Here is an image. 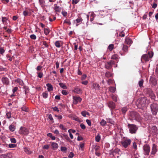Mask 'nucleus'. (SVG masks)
<instances>
[{
  "mask_svg": "<svg viewBox=\"0 0 158 158\" xmlns=\"http://www.w3.org/2000/svg\"><path fill=\"white\" fill-rule=\"evenodd\" d=\"M138 102V106L140 108L145 107L149 103V101L146 97L141 98Z\"/></svg>",
  "mask_w": 158,
  "mask_h": 158,
  "instance_id": "1",
  "label": "nucleus"
},
{
  "mask_svg": "<svg viewBox=\"0 0 158 158\" xmlns=\"http://www.w3.org/2000/svg\"><path fill=\"white\" fill-rule=\"evenodd\" d=\"M140 116L139 114L134 111H131L129 114V118L131 120H137L139 118Z\"/></svg>",
  "mask_w": 158,
  "mask_h": 158,
  "instance_id": "2",
  "label": "nucleus"
},
{
  "mask_svg": "<svg viewBox=\"0 0 158 158\" xmlns=\"http://www.w3.org/2000/svg\"><path fill=\"white\" fill-rule=\"evenodd\" d=\"M153 56V52L150 51L148 52L147 54L143 55L141 57V60H143L146 61H149L150 59H151Z\"/></svg>",
  "mask_w": 158,
  "mask_h": 158,
  "instance_id": "3",
  "label": "nucleus"
},
{
  "mask_svg": "<svg viewBox=\"0 0 158 158\" xmlns=\"http://www.w3.org/2000/svg\"><path fill=\"white\" fill-rule=\"evenodd\" d=\"M151 111L153 115H156L158 111V104L153 103L150 105Z\"/></svg>",
  "mask_w": 158,
  "mask_h": 158,
  "instance_id": "4",
  "label": "nucleus"
},
{
  "mask_svg": "<svg viewBox=\"0 0 158 158\" xmlns=\"http://www.w3.org/2000/svg\"><path fill=\"white\" fill-rule=\"evenodd\" d=\"M127 126L129 129L130 132L131 134L135 133L138 129L137 126L133 124H128Z\"/></svg>",
  "mask_w": 158,
  "mask_h": 158,
  "instance_id": "5",
  "label": "nucleus"
},
{
  "mask_svg": "<svg viewBox=\"0 0 158 158\" xmlns=\"http://www.w3.org/2000/svg\"><path fill=\"white\" fill-rule=\"evenodd\" d=\"M131 141L130 139H124L121 141V143L123 147L126 148L130 144Z\"/></svg>",
  "mask_w": 158,
  "mask_h": 158,
  "instance_id": "6",
  "label": "nucleus"
},
{
  "mask_svg": "<svg viewBox=\"0 0 158 158\" xmlns=\"http://www.w3.org/2000/svg\"><path fill=\"white\" fill-rule=\"evenodd\" d=\"M115 64L114 61H110L105 63V67L106 69L110 70L112 68V65Z\"/></svg>",
  "mask_w": 158,
  "mask_h": 158,
  "instance_id": "7",
  "label": "nucleus"
},
{
  "mask_svg": "<svg viewBox=\"0 0 158 158\" xmlns=\"http://www.w3.org/2000/svg\"><path fill=\"white\" fill-rule=\"evenodd\" d=\"M19 133L23 135H27L29 133V131L25 127H20V130L19 131Z\"/></svg>",
  "mask_w": 158,
  "mask_h": 158,
  "instance_id": "8",
  "label": "nucleus"
},
{
  "mask_svg": "<svg viewBox=\"0 0 158 158\" xmlns=\"http://www.w3.org/2000/svg\"><path fill=\"white\" fill-rule=\"evenodd\" d=\"M143 150L145 152V154L147 155H149L150 148L148 145H145L143 146Z\"/></svg>",
  "mask_w": 158,
  "mask_h": 158,
  "instance_id": "9",
  "label": "nucleus"
},
{
  "mask_svg": "<svg viewBox=\"0 0 158 158\" xmlns=\"http://www.w3.org/2000/svg\"><path fill=\"white\" fill-rule=\"evenodd\" d=\"M150 82L152 85H155L157 83V81L154 77H151L150 78Z\"/></svg>",
  "mask_w": 158,
  "mask_h": 158,
  "instance_id": "10",
  "label": "nucleus"
},
{
  "mask_svg": "<svg viewBox=\"0 0 158 158\" xmlns=\"http://www.w3.org/2000/svg\"><path fill=\"white\" fill-rule=\"evenodd\" d=\"M144 93L145 94H148V96L151 94V93L153 92V91L152 90V89L149 88H146L144 89L143 91Z\"/></svg>",
  "mask_w": 158,
  "mask_h": 158,
  "instance_id": "11",
  "label": "nucleus"
},
{
  "mask_svg": "<svg viewBox=\"0 0 158 158\" xmlns=\"http://www.w3.org/2000/svg\"><path fill=\"white\" fill-rule=\"evenodd\" d=\"M73 103L74 104H76L78 102H80L81 99L80 97H74L73 98Z\"/></svg>",
  "mask_w": 158,
  "mask_h": 158,
  "instance_id": "12",
  "label": "nucleus"
},
{
  "mask_svg": "<svg viewBox=\"0 0 158 158\" xmlns=\"http://www.w3.org/2000/svg\"><path fill=\"white\" fill-rule=\"evenodd\" d=\"M157 151L156 146L155 144H153L151 154L154 155L156 153Z\"/></svg>",
  "mask_w": 158,
  "mask_h": 158,
  "instance_id": "13",
  "label": "nucleus"
},
{
  "mask_svg": "<svg viewBox=\"0 0 158 158\" xmlns=\"http://www.w3.org/2000/svg\"><path fill=\"white\" fill-rule=\"evenodd\" d=\"M2 81L4 84L8 85L9 84V81L8 79L6 77H4L2 78Z\"/></svg>",
  "mask_w": 158,
  "mask_h": 158,
  "instance_id": "14",
  "label": "nucleus"
},
{
  "mask_svg": "<svg viewBox=\"0 0 158 158\" xmlns=\"http://www.w3.org/2000/svg\"><path fill=\"white\" fill-rule=\"evenodd\" d=\"M46 86L48 91H51L53 90V87L52 85L51 84L48 83L46 84Z\"/></svg>",
  "mask_w": 158,
  "mask_h": 158,
  "instance_id": "15",
  "label": "nucleus"
},
{
  "mask_svg": "<svg viewBox=\"0 0 158 158\" xmlns=\"http://www.w3.org/2000/svg\"><path fill=\"white\" fill-rule=\"evenodd\" d=\"M108 106L111 109H114L115 108V103L112 101L109 102Z\"/></svg>",
  "mask_w": 158,
  "mask_h": 158,
  "instance_id": "16",
  "label": "nucleus"
},
{
  "mask_svg": "<svg viewBox=\"0 0 158 158\" xmlns=\"http://www.w3.org/2000/svg\"><path fill=\"white\" fill-rule=\"evenodd\" d=\"M120 151L118 149H114L111 153V154L113 156H116L117 154H118V152Z\"/></svg>",
  "mask_w": 158,
  "mask_h": 158,
  "instance_id": "17",
  "label": "nucleus"
},
{
  "mask_svg": "<svg viewBox=\"0 0 158 158\" xmlns=\"http://www.w3.org/2000/svg\"><path fill=\"white\" fill-rule=\"evenodd\" d=\"M152 131L153 133H155L156 134L158 133V130L157 127L155 126H153L152 127Z\"/></svg>",
  "mask_w": 158,
  "mask_h": 158,
  "instance_id": "18",
  "label": "nucleus"
},
{
  "mask_svg": "<svg viewBox=\"0 0 158 158\" xmlns=\"http://www.w3.org/2000/svg\"><path fill=\"white\" fill-rule=\"evenodd\" d=\"M122 45L123 46L122 48L123 51L124 52H127L128 50V46L124 44H123Z\"/></svg>",
  "mask_w": 158,
  "mask_h": 158,
  "instance_id": "19",
  "label": "nucleus"
},
{
  "mask_svg": "<svg viewBox=\"0 0 158 158\" xmlns=\"http://www.w3.org/2000/svg\"><path fill=\"white\" fill-rule=\"evenodd\" d=\"M52 146L54 149H57L58 148V144L56 143L52 142Z\"/></svg>",
  "mask_w": 158,
  "mask_h": 158,
  "instance_id": "20",
  "label": "nucleus"
},
{
  "mask_svg": "<svg viewBox=\"0 0 158 158\" xmlns=\"http://www.w3.org/2000/svg\"><path fill=\"white\" fill-rule=\"evenodd\" d=\"M113 76V74L109 71L106 72L105 73V76L109 78Z\"/></svg>",
  "mask_w": 158,
  "mask_h": 158,
  "instance_id": "21",
  "label": "nucleus"
},
{
  "mask_svg": "<svg viewBox=\"0 0 158 158\" xmlns=\"http://www.w3.org/2000/svg\"><path fill=\"white\" fill-rule=\"evenodd\" d=\"M125 42L126 44H130L131 43L132 41L129 38H127L125 39Z\"/></svg>",
  "mask_w": 158,
  "mask_h": 158,
  "instance_id": "22",
  "label": "nucleus"
},
{
  "mask_svg": "<svg viewBox=\"0 0 158 158\" xmlns=\"http://www.w3.org/2000/svg\"><path fill=\"white\" fill-rule=\"evenodd\" d=\"M100 86L99 84H93V88L95 89H99Z\"/></svg>",
  "mask_w": 158,
  "mask_h": 158,
  "instance_id": "23",
  "label": "nucleus"
},
{
  "mask_svg": "<svg viewBox=\"0 0 158 158\" xmlns=\"http://www.w3.org/2000/svg\"><path fill=\"white\" fill-rule=\"evenodd\" d=\"M9 129L11 131H14L15 130V127L13 125H11L9 126Z\"/></svg>",
  "mask_w": 158,
  "mask_h": 158,
  "instance_id": "24",
  "label": "nucleus"
},
{
  "mask_svg": "<svg viewBox=\"0 0 158 158\" xmlns=\"http://www.w3.org/2000/svg\"><path fill=\"white\" fill-rule=\"evenodd\" d=\"M24 89V91L25 92V94H26L29 92V89L28 86H25L23 87Z\"/></svg>",
  "mask_w": 158,
  "mask_h": 158,
  "instance_id": "25",
  "label": "nucleus"
},
{
  "mask_svg": "<svg viewBox=\"0 0 158 158\" xmlns=\"http://www.w3.org/2000/svg\"><path fill=\"white\" fill-rule=\"evenodd\" d=\"M74 92L78 94L81 93V89L78 88H75L74 90Z\"/></svg>",
  "mask_w": 158,
  "mask_h": 158,
  "instance_id": "26",
  "label": "nucleus"
},
{
  "mask_svg": "<svg viewBox=\"0 0 158 158\" xmlns=\"http://www.w3.org/2000/svg\"><path fill=\"white\" fill-rule=\"evenodd\" d=\"M60 87L63 89H67V86L62 83H60L59 84Z\"/></svg>",
  "mask_w": 158,
  "mask_h": 158,
  "instance_id": "27",
  "label": "nucleus"
},
{
  "mask_svg": "<svg viewBox=\"0 0 158 158\" xmlns=\"http://www.w3.org/2000/svg\"><path fill=\"white\" fill-rule=\"evenodd\" d=\"M54 6H55L54 10L56 11L57 12L60 11L61 10L59 6L56 5V4H55Z\"/></svg>",
  "mask_w": 158,
  "mask_h": 158,
  "instance_id": "28",
  "label": "nucleus"
},
{
  "mask_svg": "<svg viewBox=\"0 0 158 158\" xmlns=\"http://www.w3.org/2000/svg\"><path fill=\"white\" fill-rule=\"evenodd\" d=\"M152 99L154 100L156 98V96L153 92L151 93L148 96Z\"/></svg>",
  "mask_w": 158,
  "mask_h": 158,
  "instance_id": "29",
  "label": "nucleus"
},
{
  "mask_svg": "<svg viewBox=\"0 0 158 158\" xmlns=\"http://www.w3.org/2000/svg\"><path fill=\"white\" fill-rule=\"evenodd\" d=\"M47 136L50 137L52 140H54L56 139L55 136L52 135L51 133H48L47 134Z\"/></svg>",
  "mask_w": 158,
  "mask_h": 158,
  "instance_id": "30",
  "label": "nucleus"
},
{
  "mask_svg": "<svg viewBox=\"0 0 158 158\" xmlns=\"http://www.w3.org/2000/svg\"><path fill=\"white\" fill-rule=\"evenodd\" d=\"M50 30L48 28H44V34L47 35L50 32Z\"/></svg>",
  "mask_w": 158,
  "mask_h": 158,
  "instance_id": "31",
  "label": "nucleus"
},
{
  "mask_svg": "<svg viewBox=\"0 0 158 158\" xmlns=\"http://www.w3.org/2000/svg\"><path fill=\"white\" fill-rule=\"evenodd\" d=\"M116 89L113 87H110L109 88V90L112 93H114Z\"/></svg>",
  "mask_w": 158,
  "mask_h": 158,
  "instance_id": "32",
  "label": "nucleus"
},
{
  "mask_svg": "<svg viewBox=\"0 0 158 158\" xmlns=\"http://www.w3.org/2000/svg\"><path fill=\"white\" fill-rule=\"evenodd\" d=\"M101 139V137L99 134H98L97 136L95 137V140L97 142H98L100 141Z\"/></svg>",
  "mask_w": 158,
  "mask_h": 158,
  "instance_id": "33",
  "label": "nucleus"
},
{
  "mask_svg": "<svg viewBox=\"0 0 158 158\" xmlns=\"http://www.w3.org/2000/svg\"><path fill=\"white\" fill-rule=\"evenodd\" d=\"M143 79H141L139 81V85L140 87H141L143 86Z\"/></svg>",
  "mask_w": 158,
  "mask_h": 158,
  "instance_id": "34",
  "label": "nucleus"
},
{
  "mask_svg": "<svg viewBox=\"0 0 158 158\" xmlns=\"http://www.w3.org/2000/svg\"><path fill=\"white\" fill-rule=\"evenodd\" d=\"M106 124V121L104 119H102L100 122V124L102 126H104Z\"/></svg>",
  "mask_w": 158,
  "mask_h": 158,
  "instance_id": "35",
  "label": "nucleus"
},
{
  "mask_svg": "<svg viewBox=\"0 0 158 158\" xmlns=\"http://www.w3.org/2000/svg\"><path fill=\"white\" fill-rule=\"evenodd\" d=\"M83 20L82 18L81 17H79L77 19L75 20H74V22L75 21L77 22V23H79L81 22Z\"/></svg>",
  "mask_w": 158,
  "mask_h": 158,
  "instance_id": "36",
  "label": "nucleus"
},
{
  "mask_svg": "<svg viewBox=\"0 0 158 158\" xmlns=\"http://www.w3.org/2000/svg\"><path fill=\"white\" fill-rule=\"evenodd\" d=\"M114 45L113 44H110L108 47V49L110 50L111 51L114 48Z\"/></svg>",
  "mask_w": 158,
  "mask_h": 158,
  "instance_id": "37",
  "label": "nucleus"
},
{
  "mask_svg": "<svg viewBox=\"0 0 158 158\" xmlns=\"http://www.w3.org/2000/svg\"><path fill=\"white\" fill-rule=\"evenodd\" d=\"M127 108L126 107H123L122 109V113L125 114L127 111Z\"/></svg>",
  "mask_w": 158,
  "mask_h": 158,
  "instance_id": "38",
  "label": "nucleus"
},
{
  "mask_svg": "<svg viewBox=\"0 0 158 158\" xmlns=\"http://www.w3.org/2000/svg\"><path fill=\"white\" fill-rule=\"evenodd\" d=\"M55 45L56 47L59 48L60 46V44L59 41H56L55 43Z\"/></svg>",
  "mask_w": 158,
  "mask_h": 158,
  "instance_id": "39",
  "label": "nucleus"
},
{
  "mask_svg": "<svg viewBox=\"0 0 158 158\" xmlns=\"http://www.w3.org/2000/svg\"><path fill=\"white\" fill-rule=\"evenodd\" d=\"M42 96L44 98H47L48 96V94L46 92H44L42 94Z\"/></svg>",
  "mask_w": 158,
  "mask_h": 158,
  "instance_id": "40",
  "label": "nucleus"
},
{
  "mask_svg": "<svg viewBox=\"0 0 158 158\" xmlns=\"http://www.w3.org/2000/svg\"><path fill=\"white\" fill-rule=\"evenodd\" d=\"M23 14L25 16H26L29 15V13L27 10H24L23 12Z\"/></svg>",
  "mask_w": 158,
  "mask_h": 158,
  "instance_id": "41",
  "label": "nucleus"
},
{
  "mask_svg": "<svg viewBox=\"0 0 158 158\" xmlns=\"http://www.w3.org/2000/svg\"><path fill=\"white\" fill-rule=\"evenodd\" d=\"M79 1L80 0H72V4H77Z\"/></svg>",
  "mask_w": 158,
  "mask_h": 158,
  "instance_id": "42",
  "label": "nucleus"
},
{
  "mask_svg": "<svg viewBox=\"0 0 158 158\" xmlns=\"http://www.w3.org/2000/svg\"><path fill=\"white\" fill-rule=\"evenodd\" d=\"M62 93L64 95H67L69 94V92L66 90H63Z\"/></svg>",
  "mask_w": 158,
  "mask_h": 158,
  "instance_id": "43",
  "label": "nucleus"
},
{
  "mask_svg": "<svg viewBox=\"0 0 158 158\" xmlns=\"http://www.w3.org/2000/svg\"><path fill=\"white\" fill-rule=\"evenodd\" d=\"M24 151L27 153L28 154H30L31 153V151H30L27 148H25Z\"/></svg>",
  "mask_w": 158,
  "mask_h": 158,
  "instance_id": "44",
  "label": "nucleus"
},
{
  "mask_svg": "<svg viewBox=\"0 0 158 158\" xmlns=\"http://www.w3.org/2000/svg\"><path fill=\"white\" fill-rule=\"evenodd\" d=\"M39 2L42 7L44 6V1L43 0H39Z\"/></svg>",
  "mask_w": 158,
  "mask_h": 158,
  "instance_id": "45",
  "label": "nucleus"
},
{
  "mask_svg": "<svg viewBox=\"0 0 158 158\" xmlns=\"http://www.w3.org/2000/svg\"><path fill=\"white\" fill-rule=\"evenodd\" d=\"M30 37L31 39L33 40H35L36 38V35L34 34L31 35Z\"/></svg>",
  "mask_w": 158,
  "mask_h": 158,
  "instance_id": "46",
  "label": "nucleus"
},
{
  "mask_svg": "<svg viewBox=\"0 0 158 158\" xmlns=\"http://www.w3.org/2000/svg\"><path fill=\"white\" fill-rule=\"evenodd\" d=\"M133 147L135 150H136L137 149V146L136 143L135 142H134L133 143Z\"/></svg>",
  "mask_w": 158,
  "mask_h": 158,
  "instance_id": "47",
  "label": "nucleus"
},
{
  "mask_svg": "<svg viewBox=\"0 0 158 158\" xmlns=\"http://www.w3.org/2000/svg\"><path fill=\"white\" fill-rule=\"evenodd\" d=\"M74 156V154L73 152H71L69 156L68 157L69 158H72Z\"/></svg>",
  "mask_w": 158,
  "mask_h": 158,
  "instance_id": "48",
  "label": "nucleus"
},
{
  "mask_svg": "<svg viewBox=\"0 0 158 158\" xmlns=\"http://www.w3.org/2000/svg\"><path fill=\"white\" fill-rule=\"evenodd\" d=\"M86 121L87 123L89 126H91V121L89 119H87Z\"/></svg>",
  "mask_w": 158,
  "mask_h": 158,
  "instance_id": "49",
  "label": "nucleus"
},
{
  "mask_svg": "<svg viewBox=\"0 0 158 158\" xmlns=\"http://www.w3.org/2000/svg\"><path fill=\"white\" fill-rule=\"evenodd\" d=\"M37 73L38 74V77L41 78L43 77V74L42 73H41V72Z\"/></svg>",
  "mask_w": 158,
  "mask_h": 158,
  "instance_id": "50",
  "label": "nucleus"
},
{
  "mask_svg": "<svg viewBox=\"0 0 158 158\" xmlns=\"http://www.w3.org/2000/svg\"><path fill=\"white\" fill-rule=\"evenodd\" d=\"M10 139L11 143H15L16 142V140L14 138H11Z\"/></svg>",
  "mask_w": 158,
  "mask_h": 158,
  "instance_id": "51",
  "label": "nucleus"
},
{
  "mask_svg": "<svg viewBox=\"0 0 158 158\" xmlns=\"http://www.w3.org/2000/svg\"><path fill=\"white\" fill-rule=\"evenodd\" d=\"M16 147V145L13 144H9V147L10 148H14Z\"/></svg>",
  "mask_w": 158,
  "mask_h": 158,
  "instance_id": "52",
  "label": "nucleus"
},
{
  "mask_svg": "<svg viewBox=\"0 0 158 158\" xmlns=\"http://www.w3.org/2000/svg\"><path fill=\"white\" fill-rule=\"evenodd\" d=\"M21 109L22 110L26 112L27 111V109L26 107L23 106L21 108Z\"/></svg>",
  "mask_w": 158,
  "mask_h": 158,
  "instance_id": "53",
  "label": "nucleus"
},
{
  "mask_svg": "<svg viewBox=\"0 0 158 158\" xmlns=\"http://www.w3.org/2000/svg\"><path fill=\"white\" fill-rule=\"evenodd\" d=\"M86 111H83L81 112V114L84 117H86Z\"/></svg>",
  "mask_w": 158,
  "mask_h": 158,
  "instance_id": "54",
  "label": "nucleus"
},
{
  "mask_svg": "<svg viewBox=\"0 0 158 158\" xmlns=\"http://www.w3.org/2000/svg\"><path fill=\"white\" fill-rule=\"evenodd\" d=\"M7 156L6 154H2L0 155V158H7Z\"/></svg>",
  "mask_w": 158,
  "mask_h": 158,
  "instance_id": "55",
  "label": "nucleus"
},
{
  "mask_svg": "<svg viewBox=\"0 0 158 158\" xmlns=\"http://www.w3.org/2000/svg\"><path fill=\"white\" fill-rule=\"evenodd\" d=\"M67 149V148L65 147H61L60 148V150L61 151H66Z\"/></svg>",
  "mask_w": 158,
  "mask_h": 158,
  "instance_id": "56",
  "label": "nucleus"
},
{
  "mask_svg": "<svg viewBox=\"0 0 158 158\" xmlns=\"http://www.w3.org/2000/svg\"><path fill=\"white\" fill-rule=\"evenodd\" d=\"M64 23H67L70 25L71 24L70 22L68 19H67L66 20H65L64 22Z\"/></svg>",
  "mask_w": 158,
  "mask_h": 158,
  "instance_id": "57",
  "label": "nucleus"
},
{
  "mask_svg": "<svg viewBox=\"0 0 158 158\" xmlns=\"http://www.w3.org/2000/svg\"><path fill=\"white\" fill-rule=\"evenodd\" d=\"M80 127H81V128L82 129H85V128H86V127L85 126V125L83 124H80Z\"/></svg>",
  "mask_w": 158,
  "mask_h": 158,
  "instance_id": "58",
  "label": "nucleus"
},
{
  "mask_svg": "<svg viewBox=\"0 0 158 158\" xmlns=\"http://www.w3.org/2000/svg\"><path fill=\"white\" fill-rule=\"evenodd\" d=\"M7 19L6 17H2V21L3 23L5 22L6 20Z\"/></svg>",
  "mask_w": 158,
  "mask_h": 158,
  "instance_id": "59",
  "label": "nucleus"
},
{
  "mask_svg": "<svg viewBox=\"0 0 158 158\" xmlns=\"http://www.w3.org/2000/svg\"><path fill=\"white\" fill-rule=\"evenodd\" d=\"M49 146L48 145H44L43 147V148L46 149H48L49 148Z\"/></svg>",
  "mask_w": 158,
  "mask_h": 158,
  "instance_id": "60",
  "label": "nucleus"
},
{
  "mask_svg": "<svg viewBox=\"0 0 158 158\" xmlns=\"http://www.w3.org/2000/svg\"><path fill=\"white\" fill-rule=\"evenodd\" d=\"M52 108L53 110L54 111H56L57 112L59 111L58 108L56 106H55L54 107H52Z\"/></svg>",
  "mask_w": 158,
  "mask_h": 158,
  "instance_id": "61",
  "label": "nucleus"
},
{
  "mask_svg": "<svg viewBox=\"0 0 158 158\" xmlns=\"http://www.w3.org/2000/svg\"><path fill=\"white\" fill-rule=\"evenodd\" d=\"M42 68V67L41 65H39L37 67L36 70L37 71H40Z\"/></svg>",
  "mask_w": 158,
  "mask_h": 158,
  "instance_id": "62",
  "label": "nucleus"
},
{
  "mask_svg": "<svg viewBox=\"0 0 158 158\" xmlns=\"http://www.w3.org/2000/svg\"><path fill=\"white\" fill-rule=\"evenodd\" d=\"M86 77V75L85 74L83 75L81 77V80H83L85 79Z\"/></svg>",
  "mask_w": 158,
  "mask_h": 158,
  "instance_id": "63",
  "label": "nucleus"
},
{
  "mask_svg": "<svg viewBox=\"0 0 158 158\" xmlns=\"http://www.w3.org/2000/svg\"><path fill=\"white\" fill-rule=\"evenodd\" d=\"M4 52L5 50L3 48H0V53L1 54H3L4 53Z\"/></svg>",
  "mask_w": 158,
  "mask_h": 158,
  "instance_id": "64",
  "label": "nucleus"
}]
</instances>
